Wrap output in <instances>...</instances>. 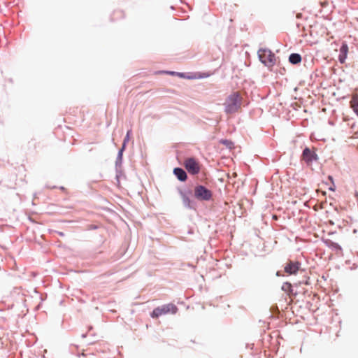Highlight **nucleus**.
Segmentation results:
<instances>
[{"label":"nucleus","mask_w":358,"mask_h":358,"mask_svg":"<svg viewBox=\"0 0 358 358\" xmlns=\"http://www.w3.org/2000/svg\"><path fill=\"white\" fill-rule=\"evenodd\" d=\"M224 111L227 114L234 113L238 112L241 106V97L239 92H234L231 94L225 100Z\"/></svg>","instance_id":"nucleus-1"},{"label":"nucleus","mask_w":358,"mask_h":358,"mask_svg":"<svg viewBox=\"0 0 358 358\" xmlns=\"http://www.w3.org/2000/svg\"><path fill=\"white\" fill-rule=\"evenodd\" d=\"M177 310L178 308L175 305L172 303H169L164 305L161 307H157L155 308L152 313H151V317L153 318H157L162 315H165L169 313L175 314L176 313Z\"/></svg>","instance_id":"nucleus-2"},{"label":"nucleus","mask_w":358,"mask_h":358,"mask_svg":"<svg viewBox=\"0 0 358 358\" xmlns=\"http://www.w3.org/2000/svg\"><path fill=\"white\" fill-rule=\"evenodd\" d=\"M260 61L266 66H271L275 64V55L268 49H260L258 51Z\"/></svg>","instance_id":"nucleus-3"},{"label":"nucleus","mask_w":358,"mask_h":358,"mask_svg":"<svg viewBox=\"0 0 358 358\" xmlns=\"http://www.w3.org/2000/svg\"><path fill=\"white\" fill-rule=\"evenodd\" d=\"M194 196L199 200L208 201L212 197V193L204 186L198 185L194 188Z\"/></svg>","instance_id":"nucleus-4"},{"label":"nucleus","mask_w":358,"mask_h":358,"mask_svg":"<svg viewBox=\"0 0 358 358\" xmlns=\"http://www.w3.org/2000/svg\"><path fill=\"white\" fill-rule=\"evenodd\" d=\"M185 169L189 173L196 174L200 171L199 163L193 158L187 159L185 161Z\"/></svg>","instance_id":"nucleus-5"},{"label":"nucleus","mask_w":358,"mask_h":358,"mask_svg":"<svg viewBox=\"0 0 358 358\" xmlns=\"http://www.w3.org/2000/svg\"><path fill=\"white\" fill-rule=\"evenodd\" d=\"M299 268V263L298 262L289 261L284 268V271L289 275L295 274Z\"/></svg>","instance_id":"nucleus-6"},{"label":"nucleus","mask_w":358,"mask_h":358,"mask_svg":"<svg viewBox=\"0 0 358 358\" xmlns=\"http://www.w3.org/2000/svg\"><path fill=\"white\" fill-rule=\"evenodd\" d=\"M348 52V47L347 44L343 43L340 48V54L338 56V60L341 64H343L347 57V54Z\"/></svg>","instance_id":"nucleus-7"},{"label":"nucleus","mask_w":358,"mask_h":358,"mask_svg":"<svg viewBox=\"0 0 358 358\" xmlns=\"http://www.w3.org/2000/svg\"><path fill=\"white\" fill-rule=\"evenodd\" d=\"M313 154L310 150L308 148H305L302 154V160H303L308 164H310L312 161Z\"/></svg>","instance_id":"nucleus-8"},{"label":"nucleus","mask_w":358,"mask_h":358,"mask_svg":"<svg viewBox=\"0 0 358 358\" xmlns=\"http://www.w3.org/2000/svg\"><path fill=\"white\" fill-rule=\"evenodd\" d=\"M173 173L176 176L178 179L180 181H185L187 179V173L185 171L180 168H175L173 169Z\"/></svg>","instance_id":"nucleus-9"},{"label":"nucleus","mask_w":358,"mask_h":358,"mask_svg":"<svg viewBox=\"0 0 358 358\" xmlns=\"http://www.w3.org/2000/svg\"><path fill=\"white\" fill-rule=\"evenodd\" d=\"M350 106L354 112L358 115V94L352 95L350 101Z\"/></svg>","instance_id":"nucleus-10"},{"label":"nucleus","mask_w":358,"mask_h":358,"mask_svg":"<svg viewBox=\"0 0 358 358\" xmlns=\"http://www.w3.org/2000/svg\"><path fill=\"white\" fill-rule=\"evenodd\" d=\"M289 61L290 63L293 64H296L301 62V57L300 55L296 53H292L290 55L289 57Z\"/></svg>","instance_id":"nucleus-11"},{"label":"nucleus","mask_w":358,"mask_h":358,"mask_svg":"<svg viewBox=\"0 0 358 358\" xmlns=\"http://www.w3.org/2000/svg\"><path fill=\"white\" fill-rule=\"evenodd\" d=\"M282 290L289 295L292 292V285L287 282H284L282 285Z\"/></svg>","instance_id":"nucleus-12"},{"label":"nucleus","mask_w":358,"mask_h":358,"mask_svg":"<svg viewBox=\"0 0 358 358\" xmlns=\"http://www.w3.org/2000/svg\"><path fill=\"white\" fill-rule=\"evenodd\" d=\"M131 130H129V131H127V135H126V136H125V138H124V143H123V145H122V149H121V151H122V150L124 149V148H125V145H126L127 142H128V141H129V138H130V134H131Z\"/></svg>","instance_id":"nucleus-13"},{"label":"nucleus","mask_w":358,"mask_h":358,"mask_svg":"<svg viewBox=\"0 0 358 358\" xmlns=\"http://www.w3.org/2000/svg\"><path fill=\"white\" fill-rule=\"evenodd\" d=\"M231 175H232V176H233L234 178H236V176H237V175H236V173H235V172H233V173H231Z\"/></svg>","instance_id":"nucleus-14"},{"label":"nucleus","mask_w":358,"mask_h":358,"mask_svg":"<svg viewBox=\"0 0 358 358\" xmlns=\"http://www.w3.org/2000/svg\"><path fill=\"white\" fill-rule=\"evenodd\" d=\"M326 4H327V2L322 3V6L326 5Z\"/></svg>","instance_id":"nucleus-15"},{"label":"nucleus","mask_w":358,"mask_h":358,"mask_svg":"<svg viewBox=\"0 0 358 358\" xmlns=\"http://www.w3.org/2000/svg\"><path fill=\"white\" fill-rule=\"evenodd\" d=\"M316 204H315V208H314V210L316 211L317 210V208H316Z\"/></svg>","instance_id":"nucleus-16"},{"label":"nucleus","mask_w":358,"mask_h":358,"mask_svg":"<svg viewBox=\"0 0 358 358\" xmlns=\"http://www.w3.org/2000/svg\"><path fill=\"white\" fill-rule=\"evenodd\" d=\"M277 275H278V276H279V275H280V272H279V271H278V272H277Z\"/></svg>","instance_id":"nucleus-17"},{"label":"nucleus","mask_w":358,"mask_h":358,"mask_svg":"<svg viewBox=\"0 0 358 358\" xmlns=\"http://www.w3.org/2000/svg\"><path fill=\"white\" fill-rule=\"evenodd\" d=\"M117 14H121L120 11L117 12Z\"/></svg>","instance_id":"nucleus-18"}]
</instances>
